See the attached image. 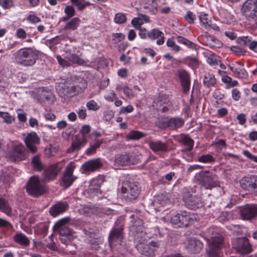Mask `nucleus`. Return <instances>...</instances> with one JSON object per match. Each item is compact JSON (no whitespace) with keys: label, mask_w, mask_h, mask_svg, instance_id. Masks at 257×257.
I'll return each instance as SVG.
<instances>
[{"label":"nucleus","mask_w":257,"mask_h":257,"mask_svg":"<svg viewBox=\"0 0 257 257\" xmlns=\"http://www.w3.org/2000/svg\"><path fill=\"white\" fill-rule=\"evenodd\" d=\"M166 44L167 46L172 48V50L177 52L180 50V47L176 44L173 39H169L167 41Z\"/></svg>","instance_id":"nucleus-54"},{"label":"nucleus","mask_w":257,"mask_h":257,"mask_svg":"<svg viewBox=\"0 0 257 257\" xmlns=\"http://www.w3.org/2000/svg\"><path fill=\"white\" fill-rule=\"evenodd\" d=\"M207 45L211 48H220L221 45V42L218 39L211 36L206 37Z\"/></svg>","instance_id":"nucleus-40"},{"label":"nucleus","mask_w":257,"mask_h":257,"mask_svg":"<svg viewBox=\"0 0 257 257\" xmlns=\"http://www.w3.org/2000/svg\"><path fill=\"white\" fill-rule=\"evenodd\" d=\"M56 58L59 63L62 66L67 67L70 65V62L68 60H66L64 58H62L60 56L57 55Z\"/></svg>","instance_id":"nucleus-62"},{"label":"nucleus","mask_w":257,"mask_h":257,"mask_svg":"<svg viewBox=\"0 0 257 257\" xmlns=\"http://www.w3.org/2000/svg\"><path fill=\"white\" fill-rule=\"evenodd\" d=\"M149 145L152 151L155 154L166 153L169 151L168 144L160 140L151 141Z\"/></svg>","instance_id":"nucleus-24"},{"label":"nucleus","mask_w":257,"mask_h":257,"mask_svg":"<svg viewBox=\"0 0 257 257\" xmlns=\"http://www.w3.org/2000/svg\"><path fill=\"white\" fill-rule=\"evenodd\" d=\"M75 168V164L71 162L66 168L62 178V183L63 186L66 188L70 187L76 178L73 176V172Z\"/></svg>","instance_id":"nucleus-16"},{"label":"nucleus","mask_w":257,"mask_h":257,"mask_svg":"<svg viewBox=\"0 0 257 257\" xmlns=\"http://www.w3.org/2000/svg\"><path fill=\"white\" fill-rule=\"evenodd\" d=\"M203 243L195 238H191L188 240L187 249L192 253L199 252L203 248Z\"/></svg>","instance_id":"nucleus-25"},{"label":"nucleus","mask_w":257,"mask_h":257,"mask_svg":"<svg viewBox=\"0 0 257 257\" xmlns=\"http://www.w3.org/2000/svg\"><path fill=\"white\" fill-rule=\"evenodd\" d=\"M223 238L221 236L212 237L209 242V249L206 257H221L220 249Z\"/></svg>","instance_id":"nucleus-9"},{"label":"nucleus","mask_w":257,"mask_h":257,"mask_svg":"<svg viewBox=\"0 0 257 257\" xmlns=\"http://www.w3.org/2000/svg\"><path fill=\"white\" fill-rule=\"evenodd\" d=\"M9 157L15 162L24 160L26 157L25 147L23 145L15 146L9 153Z\"/></svg>","instance_id":"nucleus-22"},{"label":"nucleus","mask_w":257,"mask_h":257,"mask_svg":"<svg viewBox=\"0 0 257 257\" xmlns=\"http://www.w3.org/2000/svg\"><path fill=\"white\" fill-rule=\"evenodd\" d=\"M180 142L187 147L186 150L188 151L192 150L194 141L188 136H184L181 138Z\"/></svg>","instance_id":"nucleus-42"},{"label":"nucleus","mask_w":257,"mask_h":257,"mask_svg":"<svg viewBox=\"0 0 257 257\" xmlns=\"http://www.w3.org/2000/svg\"><path fill=\"white\" fill-rule=\"evenodd\" d=\"M123 230V222L119 220L115 224L109 233L108 240L110 243L115 241L117 239H122Z\"/></svg>","instance_id":"nucleus-17"},{"label":"nucleus","mask_w":257,"mask_h":257,"mask_svg":"<svg viewBox=\"0 0 257 257\" xmlns=\"http://www.w3.org/2000/svg\"><path fill=\"white\" fill-rule=\"evenodd\" d=\"M169 117L164 116L158 117L155 122L156 125L161 129L169 128Z\"/></svg>","instance_id":"nucleus-37"},{"label":"nucleus","mask_w":257,"mask_h":257,"mask_svg":"<svg viewBox=\"0 0 257 257\" xmlns=\"http://www.w3.org/2000/svg\"><path fill=\"white\" fill-rule=\"evenodd\" d=\"M126 17L122 14H117L114 17V22L117 24H123L126 21Z\"/></svg>","instance_id":"nucleus-55"},{"label":"nucleus","mask_w":257,"mask_h":257,"mask_svg":"<svg viewBox=\"0 0 257 257\" xmlns=\"http://www.w3.org/2000/svg\"><path fill=\"white\" fill-rule=\"evenodd\" d=\"M0 6L4 9H8L13 6V0H0Z\"/></svg>","instance_id":"nucleus-56"},{"label":"nucleus","mask_w":257,"mask_h":257,"mask_svg":"<svg viewBox=\"0 0 257 257\" xmlns=\"http://www.w3.org/2000/svg\"><path fill=\"white\" fill-rule=\"evenodd\" d=\"M185 20L190 24H193L196 17L192 12L188 11L187 12L186 15L184 16Z\"/></svg>","instance_id":"nucleus-53"},{"label":"nucleus","mask_w":257,"mask_h":257,"mask_svg":"<svg viewBox=\"0 0 257 257\" xmlns=\"http://www.w3.org/2000/svg\"><path fill=\"white\" fill-rule=\"evenodd\" d=\"M70 220L69 217L59 220L54 225V228L59 231L60 236H71L73 237L74 231L65 225Z\"/></svg>","instance_id":"nucleus-15"},{"label":"nucleus","mask_w":257,"mask_h":257,"mask_svg":"<svg viewBox=\"0 0 257 257\" xmlns=\"http://www.w3.org/2000/svg\"><path fill=\"white\" fill-rule=\"evenodd\" d=\"M79 48L73 47L71 49H67L65 53V58L69 62L74 64H82L84 62L79 56L80 51Z\"/></svg>","instance_id":"nucleus-18"},{"label":"nucleus","mask_w":257,"mask_h":257,"mask_svg":"<svg viewBox=\"0 0 257 257\" xmlns=\"http://www.w3.org/2000/svg\"><path fill=\"white\" fill-rule=\"evenodd\" d=\"M192 220V219L189 213L182 211L173 215L170 221L172 224L177 227H183L188 226Z\"/></svg>","instance_id":"nucleus-10"},{"label":"nucleus","mask_w":257,"mask_h":257,"mask_svg":"<svg viewBox=\"0 0 257 257\" xmlns=\"http://www.w3.org/2000/svg\"><path fill=\"white\" fill-rule=\"evenodd\" d=\"M17 64L25 67H31L39 58L38 52L33 48H23L13 54Z\"/></svg>","instance_id":"nucleus-1"},{"label":"nucleus","mask_w":257,"mask_h":257,"mask_svg":"<svg viewBox=\"0 0 257 257\" xmlns=\"http://www.w3.org/2000/svg\"><path fill=\"white\" fill-rule=\"evenodd\" d=\"M242 11L246 17H252L257 13V0H246L243 5Z\"/></svg>","instance_id":"nucleus-23"},{"label":"nucleus","mask_w":257,"mask_h":257,"mask_svg":"<svg viewBox=\"0 0 257 257\" xmlns=\"http://www.w3.org/2000/svg\"><path fill=\"white\" fill-rule=\"evenodd\" d=\"M87 87V82L85 79L81 77L77 78L74 82L71 89L75 92H82Z\"/></svg>","instance_id":"nucleus-31"},{"label":"nucleus","mask_w":257,"mask_h":257,"mask_svg":"<svg viewBox=\"0 0 257 257\" xmlns=\"http://www.w3.org/2000/svg\"><path fill=\"white\" fill-rule=\"evenodd\" d=\"M233 247L239 253L244 255L252 251V245L245 237H237L232 241Z\"/></svg>","instance_id":"nucleus-8"},{"label":"nucleus","mask_w":257,"mask_h":257,"mask_svg":"<svg viewBox=\"0 0 257 257\" xmlns=\"http://www.w3.org/2000/svg\"><path fill=\"white\" fill-rule=\"evenodd\" d=\"M130 219L128 226L130 234L134 237V239L138 240L146 236L143 220L139 217L137 214H135L131 215Z\"/></svg>","instance_id":"nucleus-2"},{"label":"nucleus","mask_w":257,"mask_h":257,"mask_svg":"<svg viewBox=\"0 0 257 257\" xmlns=\"http://www.w3.org/2000/svg\"><path fill=\"white\" fill-rule=\"evenodd\" d=\"M184 124V120L179 117L169 118V128L171 130H177L182 127Z\"/></svg>","instance_id":"nucleus-33"},{"label":"nucleus","mask_w":257,"mask_h":257,"mask_svg":"<svg viewBox=\"0 0 257 257\" xmlns=\"http://www.w3.org/2000/svg\"><path fill=\"white\" fill-rule=\"evenodd\" d=\"M71 3L77 7L78 10L82 11L86 7L90 6L91 4L85 0H70Z\"/></svg>","instance_id":"nucleus-44"},{"label":"nucleus","mask_w":257,"mask_h":257,"mask_svg":"<svg viewBox=\"0 0 257 257\" xmlns=\"http://www.w3.org/2000/svg\"><path fill=\"white\" fill-rule=\"evenodd\" d=\"M104 181L105 177L103 175H98L90 180L87 190V193L90 197H93L100 193V187Z\"/></svg>","instance_id":"nucleus-14"},{"label":"nucleus","mask_w":257,"mask_h":257,"mask_svg":"<svg viewBox=\"0 0 257 257\" xmlns=\"http://www.w3.org/2000/svg\"><path fill=\"white\" fill-rule=\"evenodd\" d=\"M0 228L13 229L14 227L12 223L8 220L3 218H0Z\"/></svg>","instance_id":"nucleus-49"},{"label":"nucleus","mask_w":257,"mask_h":257,"mask_svg":"<svg viewBox=\"0 0 257 257\" xmlns=\"http://www.w3.org/2000/svg\"><path fill=\"white\" fill-rule=\"evenodd\" d=\"M239 183L243 189L257 193V176L251 175L244 177L240 179Z\"/></svg>","instance_id":"nucleus-13"},{"label":"nucleus","mask_w":257,"mask_h":257,"mask_svg":"<svg viewBox=\"0 0 257 257\" xmlns=\"http://www.w3.org/2000/svg\"><path fill=\"white\" fill-rule=\"evenodd\" d=\"M78 117L81 119H84L86 117V110L84 106H81L76 110Z\"/></svg>","instance_id":"nucleus-57"},{"label":"nucleus","mask_w":257,"mask_h":257,"mask_svg":"<svg viewBox=\"0 0 257 257\" xmlns=\"http://www.w3.org/2000/svg\"><path fill=\"white\" fill-rule=\"evenodd\" d=\"M28 193L33 196L38 197L45 192L44 185L39 177H32L27 185Z\"/></svg>","instance_id":"nucleus-6"},{"label":"nucleus","mask_w":257,"mask_h":257,"mask_svg":"<svg viewBox=\"0 0 257 257\" xmlns=\"http://www.w3.org/2000/svg\"><path fill=\"white\" fill-rule=\"evenodd\" d=\"M2 117L3 118L4 121L7 123H11L15 120L14 117L11 116L7 112H3Z\"/></svg>","instance_id":"nucleus-60"},{"label":"nucleus","mask_w":257,"mask_h":257,"mask_svg":"<svg viewBox=\"0 0 257 257\" xmlns=\"http://www.w3.org/2000/svg\"><path fill=\"white\" fill-rule=\"evenodd\" d=\"M216 83L214 75L212 73H207L204 76L203 83L205 87L209 88L213 86Z\"/></svg>","instance_id":"nucleus-35"},{"label":"nucleus","mask_w":257,"mask_h":257,"mask_svg":"<svg viewBox=\"0 0 257 257\" xmlns=\"http://www.w3.org/2000/svg\"><path fill=\"white\" fill-rule=\"evenodd\" d=\"M41 98L46 100L53 101L54 99V95L51 91L43 89Z\"/></svg>","instance_id":"nucleus-51"},{"label":"nucleus","mask_w":257,"mask_h":257,"mask_svg":"<svg viewBox=\"0 0 257 257\" xmlns=\"http://www.w3.org/2000/svg\"><path fill=\"white\" fill-rule=\"evenodd\" d=\"M64 11L68 17L67 18H64V21L67 20L69 18L72 17L75 15V11L72 6H66L65 8Z\"/></svg>","instance_id":"nucleus-52"},{"label":"nucleus","mask_w":257,"mask_h":257,"mask_svg":"<svg viewBox=\"0 0 257 257\" xmlns=\"http://www.w3.org/2000/svg\"><path fill=\"white\" fill-rule=\"evenodd\" d=\"M16 36L18 38L24 39L27 37V33L23 29L19 28L16 31Z\"/></svg>","instance_id":"nucleus-61"},{"label":"nucleus","mask_w":257,"mask_h":257,"mask_svg":"<svg viewBox=\"0 0 257 257\" xmlns=\"http://www.w3.org/2000/svg\"><path fill=\"white\" fill-rule=\"evenodd\" d=\"M199 20L202 26L206 29H212L215 31H219V27L216 24L212 23V21L208 18L207 14H201L199 16Z\"/></svg>","instance_id":"nucleus-29"},{"label":"nucleus","mask_w":257,"mask_h":257,"mask_svg":"<svg viewBox=\"0 0 257 257\" xmlns=\"http://www.w3.org/2000/svg\"><path fill=\"white\" fill-rule=\"evenodd\" d=\"M144 136L145 135L142 132L134 131L130 132L127 139L129 140H139Z\"/></svg>","instance_id":"nucleus-46"},{"label":"nucleus","mask_w":257,"mask_h":257,"mask_svg":"<svg viewBox=\"0 0 257 257\" xmlns=\"http://www.w3.org/2000/svg\"><path fill=\"white\" fill-rule=\"evenodd\" d=\"M139 157L130 154L120 155L116 156L115 163L120 166H126L137 163Z\"/></svg>","instance_id":"nucleus-21"},{"label":"nucleus","mask_w":257,"mask_h":257,"mask_svg":"<svg viewBox=\"0 0 257 257\" xmlns=\"http://www.w3.org/2000/svg\"><path fill=\"white\" fill-rule=\"evenodd\" d=\"M135 240L138 242L136 247L142 254L146 256L152 255L154 253V248L152 247H155V244H156L155 242L151 241L148 243L146 236Z\"/></svg>","instance_id":"nucleus-11"},{"label":"nucleus","mask_w":257,"mask_h":257,"mask_svg":"<svg viewBox=\"0 0 257 257\" xmlns=\"http://www.w3.org/2000/svg\"><path fill=\"white\" fill-rule=\"evenodd\" d=\"M102 142L99 140H96L95 142L90 146V148L87 149L86 154L87 155H91L95 153L96 150L98 149Z\"/></svg>","instance_id":"nucleus-45"},{"label":"nucleus","mask_w":257,"mask_h":257,"mask_svg":"<svg viewBox=\"0 0 257 257\" xmlns=\"http://www.w3.org/2000/svg\"><path fill=\"white\" fill-rule=\"evenodd\" d=\"M68 208V204L66 203H59L52 207L50 209V214L53 217H55L60 213L65 211Z\"/></svg>","instance_id":"nucleus-32"},{"label":"nucleus","mask_w":257,"mask_h":257,"mask_svg":"<svg viewBox=\"0 0 257 257\" xmlns=\"http://www.w3.org/2000/svg\"><path fill=\"white\" fill-rule=\"evenodd\" d=\"M175 39L180 44H182L190 49H197V45L182 36H177Z\"/></svg>","instance_id":"nucleus-38"},{"label":"nucleus","mask_w":257,"mask_h":257,"mask_svg":"<svg viewBox=\"0 0 257 257\" xmlns=\"http://www.w3.org/2000/svg\"><path fill=\"white\" fill-rule=\"evenodd\" d=\"M27 148L30 152L34 154L37 152L36 145L40 143V139L35 132L29 133L24 140Z\"/></svg>","instance_id":"nucleus-19"},{"label":"nucleus","mask_w":257,"mask_h":257,"mask_svg":"<svg viewBox=\"0 0 257 257\" xmlns=\"http://www.w3.org/2000/svg\"><path fill=\"white\" fill-rule=\"evenodd\" d=\"M176 75L179 80L182 88L183 93L187 94L190 89L191 78L190 74L186 70L180 69L177 70Z\"/></svg>","instance_id":"nucleus-12"},{"label":"nucleus","mask_w":257,"mask_h":257,"mask_svg":"<svg viewBox=\"0 0 257 257\" xmlns=\"http://www.w3.org/2000/svg\"><path fill=\"white\" fill-rule=\"evenodd\" d=\"M195 178L206 189L211 190L218 185L217 176L209 171H201L196 174Z\"/></svg>","instance_id":"nucleus-3"},{"label":"nucleus","mask_w":257,"mask_h":257,"mask_svg":"<svg viewBox=\"0 0 257 257\" xmlns=\"http://www.w3.org/2000/svg\"><path fill=\"white\" fill-rule=\"evenodd\" d=\"M155 202L160 204L162 206L166 205L169 202L168 195L165 193L157 195L156 197Z\"/></svg>","instance_id":"nucleus-43"},{"label":"nucleus","mask_w":257,"mask_h":257,"mask_svg":"<svg viewBox=\"0 0 257 257\" xmlns=\"http://www.w3.org/2000/svg\"><path fill=\"white\" fill-rule=\"evenodd\" d=\"M123 91L124 94L129 98L134 96L132 90L127 86H125L123 88Z\"/></svg>","instance_id":"nucleus-64"},{"label":"nucleus","mask_w":257,"mask_h":257,"mask_svg":"<svg viewBox=\"0 0 257 257\" xmlns=\"http://www.w3.org/2000/svg\"><path fill=\"white\" fill-rule=\"evenodd\" d=\"M59 95L64 98L70 94V88L64 84H59L56 87Z\"/></svg>","instance_id":"nucleus-39"},{"label":"nucleus","mask_w":257,"mask_h":257,"mask_svg":"<svg viewBox=\"0 0 257 257\" xmlns=\"http://www.w3.org/2000/svg\"><path fill=\"white\" fill-rule=\"evenodd\" d=\"M15 241L24 246H28L30 244V240L29 238L23 233H17L13 237Z\"/></svg>","instance_id":"nucleus-34"},{"label":"nucleus","mask_w":257,"mask_h":257,"mask_svg":"<svg viewBox=\"0 0 257 257\" xmlns=\"http://www.w3.org/2000/svg\"><path fill=\"white\" fill-rule=\"evenodd\" d=\"M183 200L185 206L192 210L200 208L203 206L200 196L191 193L189 189L184 187L182 189Z\"/></svg>","instance_id":"nucleus-4"},{"label":"nucleus","mask_w":257,"mask_h":257,"mask_svg":"<svg viewBox=\"0 0 257 257\" xmlns=\"http://www.w3.org/2000/svg\"><path fill=\"white\" fill-rule=\"evenodd\" d=\"M86 142L87 139L85 137H77L75 140L72 143L71 147L68 149V152L71 153L79 150L84 146Z\"/></svg>","instance_id":"nucleus-30"},{"label":"nucleus","mask_w":257,"mask_h":257,"mask_svg":"<svg viewBox=\"0 0 257 257\" xmlns=\"http://www.w3.org/2000/svg\"><path fill=\"white\" fill-rule=\"evenodd\" d=\"M153 106L159 111H167L171 106V103L167 96L162 95L154 100Z\"/></svg>","instance_id":"nucleus-20"},{"label":"nucleus","mask_w":257,"mask_h":257,"mask_svg":"<svg viewBox=\"0 0 257 257\" xmlns=\"http://www.w3.org/2000/svg\"><path fill=\"white\" fill-rule=\"evenodd\" d=\"M32 164L34 167L38 170H41L43 169V165L38 156H35L32 159Z\"/></svg>","instance_id":"nucleus-48"},{"label":"nucleus","mask_w":257,"mask_h":257,"mask_svg":"<svg viewBox=\"0 0 257 257\" xmlns=\"http://www.w3.org/2000/svg\"><path fill=\"white\" fill-rule=\"evenodd\" d=\"M250 39L248 36L240 37L237 39V42L241 46H246L250 42Z\"/></svg>","instance_id":"nucleus-58"},{"label":"nucleus","mask_w":257,"mask_h":257,"mask_svg":"<svg viewBox=\"0 0 257 257\" xmlns=\"http://www.w3.org/2000/svg\"><path fill=\"white\" fill-rule=\"evenodd\" d=\"M125 38V36L120 33L113 34L112 40L114 43H118L122 41Z\"/></svg>","instance_id":"nucleus-59"},{"label":"nucleus","mask_w":257,"mask_h":257,"mask_svg":"<svg viewBox=\"0 0 257 257\" xmlns=\"http://www.w3.org/2000/svg\"><path fill=\"white\" fill-rule=\"evenodd\" d=\"M148 37L153 40L158 39L156 42L158 45H161L164 43V34L158 29H153L148 32Z\"/></svg>","instance_id":"nucleus-28"},{"label":"nucleus","mask_w":257,"mask_h":257,"mask_svg":"<svg viewBox=\"0 0 257 257\" xmlns=\"http://www.w3.org/2000/svg\"><path fill=\"white\" fill-rule=\"evenodd\" d=\"M0 210L8 216L12 215V209L7 200L3 198H0Z\"/></svg>","instance_id":"nucleus-36"},{"label":"nucleus","mask_w":257,"mask_h":257,"mask_svg":"<svg viewBox=\"0 0 257 257\" xmlns=\"http://www.w3.org/2000/svg\"><path fill=\"white\" fill-rule=\"evenodd\" d=\"M61 169L62 167L60 166L59 164L50 166L44 172L45 180H51L54 179Z\"/></svg>","instance_id":"nucleus-26"},{"label":"nucleus","mask_w":257,"mask_h":257,"mask_svg":"<svg viewBox=\"0 0 257 257\" xmlns=\"http://www.w3.org/2000/svg\"><path fill=\"white\" fill-rule=\"evenodd\" d=\"M27 20L32 24H37L40 22V19L35 15H29L27 17Z\"/></svg>","instance_id":"nucleus-63"},{"label":"nucleus","mask_w":257,"mask_h":257,"mask_svg":"<svg viewBox=\"0 0 257 257\" xmlns=\"http://www.w3.org/2000/svg\"><path fill=\"white\" fill-rule=\"evenodd\" d=\"M86 106L89 110L96 111L100 108V106L94 100L88 101L86 103Z\"/></svg>","instance_id":"nucleus-50"},{"label":"nucleus","mask_w":257,"mask_h":257,"mask_svg":"<svg viewBox=\"0 0 257 257\" xmlns=\"http://www.w3.org/2000/svg\"><path fill=\"white\" fill-rule=\"evenodd\" d=\"M140 187L137 182L127 181L121 188L123 197L128 201L136 200L140 193Z\"/></svg>","instance_id":"nucleus-5"},{"label":"nucleus","mask_w":257,"mask_h":257,"mask_svg":"<svg viewBox=\"0 0 257 257\" xmlns=\"http://www.w3.org/2000/svg\"><path fill=\"white\" fill-rule=\"evenodd\" d=\"M102 166L100 159L97 158L89 160L82 165V168L85 171L94 172L100 168Z\"/></svg>","instance_id":"nucleus-27"},{"label":"nucleus","mask_w":257,"mask_h":257,"mask_svg":"<svg viewBox=\"0 0 257 257\" xmlns=\"http://www.w3.org/2000/svg\"><path fill=\"white\" fill-rule=\"evenodd\" d=\"M197 161L201 163H212L215 161V159L210 154L203 155L198 157Z\"/></svg>","instance_id":"nucleus-47"},{"label":"nucleus","mask_w":257,"mask_h":257,"mask_svg":"<svg viewBox=\"0 0 257 257\" xmlns=\"http://www.w3.org/2000/svg\"><path fill=\"white\" fill-rule=\"evenodd\" d=\"M239 214L243 220L251 221L257 218V204H246L239 208Z\"/></svg>","instance_id":"nucleus-7"},{"label":"nucleus","mask_w":257,"mask_h":257,"mask_svg":"<svg viewBox=\"0 0 257 257\" xmlns=\"http://www.w3.org/2000/svg\"><path fill=\"white\" fill-rule=\"evenodd\" d=\"M81 23L80 19L74 18L68 22L65 26L64 29L66 30H75L77 29Z\"/></svg>","instance_id":"nucleus-41"}]
</instances>
